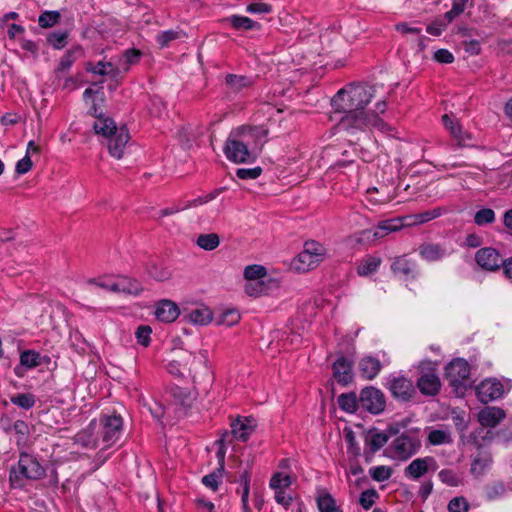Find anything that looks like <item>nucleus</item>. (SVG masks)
I'll list each match as a JSON object with an SVG mask.
<instances>
[{
  "label": "nucleus",
  "instance_id": "obj_1",
  "mask_svg": "<svg viewBox=\"0 0 512 512\" xmlns=\"http://www.w3.org/2000/svg\"><path fill=\"white\" fill-rule=\"evenodd\" d=\"M374 94L375 87L366 84L352 83L340 89L331 100L335 111L344 113L338 128L348 134L364 132L372 127L382 130L385 123L378 113L365 110Z\"/></svg>",
  "mask_w": 512,
  "mask_h": 512
},
{
  "label": "nucleus",
  "instance_id": "obj_57",
  "mask_svg": "<svg viewBox=\"0 0 512 512\" xmlns=\"http://www.w3.org/2000/svg\"><path fill=\"white\" fill-rule=\"evenodd\" d=\"M377 498L378 493L375 489H367L361 493L359 503L365 510H368L373 506Z\"/></svg>",
  "mask_w": 512,
  "mask_h": 512
},
{
  "label": "nucleus",
  "instance_id": "obj_33",
  "mask_svg": "<svg viewBox=\"0 0 512 512\" xmlns=\"http://www.w3.org/2000/svg\"><path fill=\"white\" fill-rule=\"evenodd\" d=\"M226 21L237 30H253L260 28V25L249 17L232 15Z\"/></svg>",
  "mask_w": 512,
  "mask_h": 512
},
{
  "label": "nucleus",
  "instance_id": "obj_32",
  "mask_svg": "<svg viewBox=\"0 0 512 512\" xmlns=\"http://www.w3.org/2000/svg\"><path fill=\"white\" fill-rule=\"evenodd\" d=\"M402 220L403 218L397 217L380 221L376 226L379 237L383 238L392 232L399 231L403 227Z\"/></svg>",
  "mask_w": 512,
  "mask_h": 512
},
{
  "label": "nucleus",
  "instance_id": "obj_50",
  "mask_svg": "<svg viewBox=\"0 0 512 512\" xmlns=\"http://www.w3.org/2000/svg\"><path fill=\"white\" fill-rule=\"evenodd\" d=\"M303 250L306 251L308 254L312 255L316 259V261L321 262L323 260L325 248L319 242L313 240L307 241L304 244Z\"/></svg>",
  "mask_w": 512,
  "mask_h": 512
},
{
  "label": "nucleus",
  "instance_id": "obj_53",
  "mask_svg": "<svg viewBox=\"0 0 512 512\" xmlns=\"http://www.w3.org/2000/svg\"><path fill=\"white\" fill-rule=\"evenodd\" d=\"M68 32H52L47 35V42L55 49H62L67 44Z\"/></svg>",
  "mask_w": 512,
  "mask_h": 512
},
{
  "label": "nucleus",
  "instance_id": "obj_15",
  "mask_svg": "<svg viewBox=\"0 0 512 512\" xmlns=\"http://www.w3.org/2000/svg\"><path fill=\"white\" fill-rule=\"evenodd\" d=\"M353 363L346 357H339L332 366L334 379L342 386H347L353 380Z\"/></svg>",
  "mask_w": 512,
  "mask_h": 512
},
{
  "label": "nucleus",
  "instance_id": "obj_62",
  "mask_svg": "<svg viewBox=\"0 0 512 512\" xmlns=\"http://www.w3.org/2000/svg\"><path fill=\"white\" fill-rule=\"evenodd\" d=\"M504 492L505 486L501 482H493L485 486L486 496L490 500L502 496Z\"/></svg>",
  "mask_w": 512,
  "mask_h": 512
},
{
  "label": "nucleus",
  "instance_id": "obj_42",
  "mask_svg": "<svg viewBox=\"0 0 512 512\" xmlns=\"http://www.w3.org/2000/svg\"><path fill=\"white\" fill-rule=\"evenodd\" d=\"M61 19L58 11H44L39 15L38 23L41 28H50L58 24Z\"/></svg>",
  "mask_w": 512,
  "mask_h": 512
},
{
  "label": "nucleus",
  "instance_id": "obj_34",
  "mask_svg": "<svg viewBox=\"0 0 512 512\" xmlns=\"http://www.w3.org/2000/svg\"><path fill=\"white\" fill-rule=\"evenodd\" d=\"M93 425L94 424L91 423L88 430L80 431L75 435L74 441L76 444H79L84 448L97 447V440L94 438Z\"/></svg>",
  "mask_w": 512,
  "mask_h": 512
},
{
  "label": "nucleus",
  "instance_id": "obj_38",
  "mask_svg": "<svg viewBox=\"0 0 512 512\" xmlns=\"http://www.w3.org/2000/svg\"><path fill=\"white\" fill-rule=\"evenodd\" d=\"M317 506L320 512H339L336 501L330 493H324L317 498Z\"/></svg>",
  "mask_w": 512,
  "mask_h": 512
},
{
  "label": "nucleus",
  "instance_id": "obj_36",
  "mask_svg": "<svg viewBox=\"0 0 512 512\" xmlns=\"http://www.w3.org/2000/svg\"><path fill=\"white\" fill-rule=\"evenodd\" d=\"M438 477L443 484L450 487H458L464 483L463 478L452 469H442L439 471Z\"/></svg>",
  "mask_w": 512,
  "mask_h": 512
},
{
  "label": "nucleus",
  "instance_id": "obj_3",
  "mask_svg": "<svg viewBox=\"0 0 512 512\" xmlns=\"http://www.w3.org/2000/svg\"><path fill=\"white\" fill-rule=\"evenodd\" d=\"M45 476L46 470L39 460L26 450H21L17 465L10 469L9 481L13 487H22L25 480H40Z\"/></svg>",
  "mask_w": 512,
  "mask_h": 512
},
{
  "label": "nucleus",
  "instance_id": "obj_9",
  "mask_svg": "<svg viewBox=\"0 0 512 512\" xmlns=\"http://www.w3.org/2000/svg\"><path fill=\"white\" fill-rule=\"evenodd\" d=\"M196 356L188 351H177L168 362L166 368L168 373L177 377H183L186 372H191V367Z\"/></svg>",
  "mask_w": 512,
  "mask_h": 512
},
{
  "label": "nucleus",
  "instance_id": "obj_23",
  "mask_svg": "<svg viewBox=\"0 0 512 512\" xmlns=\"http://www.w3.org/2000/svg\"><path fill=\"white\" fill-rule=\"evenodd\" d=\"M358 367L361 375L364 378L371 380L379 374L382 364L377 358L366 356L359 361Z\"/></svg>",
  "mask_w": 512,
  "mask_h": 512
},
{
  "label": "nucleus",
  "instance_id": "obj_49",
  "mask_svg": "<svg viewBox=\"0 0 512 512\" xmlns=\"http://www.w3.org/2000/svg\"><path fill=\"white\" fill-rule=\"evenodd\" d=\"M428 441L432 445L449 444L452 438L449 432L444 430H432L428 435Z\"/></svg>",
  "mask_w": 512,
  "mask_h": 512
},
{
  "label": "nucleus",
  "instance_id": "obj_55",
  "mask_svg": "<svg viewBox=\"0 0 512 512\" xmlns=\"http://www.w3.org/2000/svg\"><path fill=\"white\" fill-rule=\"evenodd\" d=\"M224 473L225 471L216 469L212 473L205 475L202 478V483L211 490L216 491L218 489L219 479L223 477Z\"/></svg>",
  "mask_w": 512,
  "mask_h": 512
},
{
  "label": "nucleus",
  "instance_id": "obj_54",
  "mask_svg": "<svg viewBox=\"0 0 512 512\" xmlns=\"http://www.w3.org/2000/svg\"><path fill=\"white\" fill-rule=\"evenodd\" d=\"M469 507V502L463 496L452 498L447 505L449 512H468Z\"/></svg>",
  "mask_w": 512,
  "mask_h": 512
},
{
  "label": "nucleus",
  "instance_id": "obj_13",
  "mask_svg": "<svg viewBox=\"0 0 512 512\" xmlns=\"http://www.w3.org/2000/svg\"><path fill=\"white\" fill-rule=\"evenodd\" d=\"M491 463V452L483 445L478 444L477 452L472 456L470 467L471 474L476 478L483 476L486 470L490 467Z\"/></svg>",
  "mask_w": 512,
  "mask_h": 512
},
{
  "label": "nucleus",
  "instance_id": "obj_59",
  "mask_svg": "<svg viewBox=\"0 0 512 512\" xmlns=\"http://www.w3.org/2000/svg\"><path fill=\"white\" fill-rule=\"evenodd\" d=\"M441 215V209L440 208H436V209H433V210H428V211H425V212H422V213H418V214H415L413 215V223L414 224H423V223H426L432 219H435L437 218L438 216Z\"/></svg>",
  "mask_w": 512,
  "mask_h": 512
},
{
  "label": "nucleus",
  "instance_id": "obj_26",
  "mask_svg": "<svg viewBox=\"0 0 512 512\" xmlns=\"http://www.w3.org/2000/svg\"><path fill=\"white\" fill-rule=\"evenodd\" d=\"M388 437L385 432H374L371 433L370 437L366 439V443L369 445V452H365L367 461L371 460L372 455L380 450L387 442Z\"/></svg>",
  "mask_w": 512,
  "mask_h": 512
},
{
  "label": "nucleus",
  "instance_id": "obj_41",
  "mask_svg": "<svg viewBox=\"0 0 512 512\" xmlns=\"http://www.w3.org/2000/svg\"><path fill=\"white\" fill-rule=\"evenodd\" d=\"M381 264V259L378 257H369L365 259L359 266H358V274L360 276H368L374 272L377 271Z\"/></svg>",
  "mask_w": 512,
  "mask_h": 512
},
{
  "label": "nucleus",
  "instance_id": "obj_28",
  "mask_svg": "<svg viewBox=\"0 0 512 512\" xmlns=\"http://www.w3.org/2000/svg\"><path fill=\"white\" fill-rule=\"evenodd\" d=\"M420 255L427 261H437L446 255V250L439 244H423L419 247Z\"/></svg>",
  "mask_w": 512,
  "mask_h": 512
},
{
  "label": "nucleus",
  "instance_id": "obj_19",
  "mask_svg": "<svg viewBox=\"0 0 512 512\" xmlns=\"http://www.w3.org/2000/svg\"><path fill=\"white\" fill-rule=\"evenodd\" d=\"M391 270L394 274H400L407 279H415L417 277V265L414 261L407 258L406 255L395 257Z\"/></svg>",
  "mask_w": 512,
  "mask_h": 512
},
{
  "label": "nucleus",
  "instance_id": "obj_35",
  "mask_svg": "<svg viewBox=\"0 0 512 512\" xmlns=\"http://www.w3.org/2000/svg\"><path fill=\"white\" fill-rule=\"evenodd\" d=\"M228 443H231L229 431L223 432L221 437L215 442V445L218 446L216 457L218 459L219 466L217 469H220V471H225V455Z\"/></svg>",
  "mask_w": 512,
  "mask_h": 512
},
{
  "label": "nucleus",
  "instance_id": "obj_24",
  "mask_svg": "<svg viewBox=\"0 0 512 512\" xmlns=\"http://www.w3.org/2000/svg\"><path fill=\"white\" fill-rule=\"evenodd\" d=\"M93 129L96 134L108 138L114 134L119 129V127L116 126V123L112 118L105 115H100L98 116V120L95 121Z\"/></svg>",
  "mask_w": 512,
  "mask_h": 512
},
{
  "label": "nucleus",
  "instance_id": "obj_46",
  "mask_svg": "<svg viewBox=\"0 0 512 512\" xmlns=\"http://www.w3.org/2000/svg\"><path fill=\"white\" fill-rule=\"evenodd\" d=\"M292 484V478L290 475H283L281 472H276L270 479L269 486L271 489H283L289 488Z\"/></svg>",
  "mask_w": 512,
  "mask_h": 512
},
{
  "label": "nucleus",
  "instance_id": "obj_2",
  "mask_svg": "<svg viewBox=\"0 0 512 512\" xmlns=\"http://www.w3.org/2000/svg\"><path fill=\"white\" fill-rule=\"evenodd\" d=\"M265 134V131L250 126L233 130L223 148L226 158L236 164L253 162L256 159L254 151L257 148V141Z\"/></svg>",
  "mask_w": 512,
  "mask_h": 512
},
{
  "label": "nucleus",
  "instance_id": "obj_51",
  "mask_svg": "<svg viewBox=\"0 0 512 512\" xmlns=\"http://www.w3.org/2000/svg\"><path fill=\"white\" fill-rule=\"evenodd\" d=\"M11 402L25 410L32 408L35 404V397L30 393H20L11 397Z\"/></svg>",
  "mask_w": 512,
  "mask_h": 512
},
{
  "label": "nucleus",
  "instance_id": "obj_39",
  "mask_svg": "<svg viewBox=\"0 0 512 512\" xmlns=\"http://www.w3.org/2000/svg\"><path fill=\"white\" fill-rule=\"evenodd\" d=\"M148 275L156 281H166L171 278V271L162 265L152 263L147 267Z\"/></svg>",
  "mask_w": 512,
  "mask_h": 512
},
{
  "label": "nucleus",
  "instance_id": "obj_17",
  "mask_svg": "<svg viewBox=\"0 0 512 512\" xmlns=\"http://www.w3.org/2000/svg\"><path fill=\"white\" fill-rule=\"evenodd\" d=\"M41 354L35 350H24L20 354V363L14 368V373L22 378L25 375L26 369H33L42 364Z\"/></svg>",
  "mask_w": 512,
  "mask_h": 512
},
{
  "label": "nucleus",
  "instance_id": "obj_7",
  "mask_svg": "<svg viewBox=\"0 0 512 512\" xmlns=\"http://www.w3.org/2000/svg\"><path fill=\"white\" fill-rule=\"evenodd\" d=\"M100 425L102 426V442L105 447H110L121 435L123 420L119 415H102Z\"/></svg>",
  "mask_w": 512,
  "mask_h": 512
},
{
  "label": "nucleus",
  "instance_id": "obj_43",
  "mask_svg": "<svg viewBox=\"0 0 512 512\" xmlns=\"http://www.w3.org/2000/svg\"><path fill=\"white\" fill-rule=\"evenodd\" d=\"M170 394L180 405L184 407L191 406L192 399L188 389L179 386H173L170 389Z\"/></svg>",
  "mask_w": 512,
  "mask_h": 512
},
{
  "label": "nucleus",
  "instance_id": "obj_16",
  "mask_svg": "<svg viewBox=\"0 0 512 512\" xmlns=\"http://www.w3.org/2000/svg\"><path fill=\"white\" fill-rule=\"evenodd\" d=\"M417 387L423 395L435 396L440 391L441 382L435 371H428L417 379Z\"/></svg>",
  "mask_w": 512,
  "mask_h": 512
},
{
  "label": "nucleus",
  "instance_id": "obj_25",
  "mask_svg": "<svg viewBox=\"0 0 512 512\" xmlns=\"http://www.w3.org/2000/svg\"><path fill=\"white\" fill-rule=\"evenodd\" d=\"M83 55L81 46H74L69 49L61 58L58 67L55 70L57 76L68 70L73 63Z\"/></svg>",
  "mask_w": 512,
  "mask_h": 512
},
{
  "label": "nucleus",
  "instance_id": "obj_20",
  "mask_svg": "<svg viewBox=\"0 0 512 512\" xmlns=\"http://www.w3.org/2000/svg\"><path fill=\"white\" fill-rule=\"evenodd\" d=\"M255 425L249 418L241 420L239 417L231 422L230 439L236 438L240 441H247L254 431Z\"/></svg>",
  "mask_w": 512,
  "mask_h": 512
},
{
  "label": "nucleus",
  "instance_id": "obj_45",
  "mask_svg": "<svg viewBox=\"0 0 512 512\" xmlns=\"http://www.w3.org/2000/svg\"><path fill=\"white\" fill-rule=\"evenodd\" d=\"M143 291V287L135 279L123 277L121 279V292L130 295H139Z\"/></svg>",
  "mask_w": 512,
  "mask_h": 512
},
{
  "label": "nucleus",
  "instance_id": "obj_58",
  "mask_svg": "<svg viewBox=\"0 0 512 512\" xmlns=\"http://www.w3.org/2000/svg\"><path fill=\"white\" fill-rule=\"evenodd\" d=\"M344 438L347 443V449L349 453L357 456L360 454V447L356 441L355 433L351 429H344Z\"/></svg>",
  "mask_w": 512,
  "mask_h": 512
},
{
  "label": "nucleus",
  "instance_id": "obj_18",
  "mask_svg": "<svg viewBox=\"0 0 512 512\" xmlns=\"http://www.w3.org/2000/svg\"><path fill=\"white\" fill-rule=\"evenodd\" d=\"M180 314L178 305L168 299L160 300L156 305V318L165 323H171L177 319Z\"/></svg>",
  "mask_w": 512,
  "mask_h": 512
},
{
  "label": "nucleus",
  "instance_id": "obj_8",
  "mask_svg": "<svg viewBox=\"0 0 512 512\" xmlns=\"http://www.w3.org/2000/svg\"><path fill=\"white\" fill-rule=\"evenodd\" d=\"M388 389L396 400L402 402H408L416 395V388L413 382L404 376L391 378L388 383Z\"/></svg>",
  "mask_w": 512,
  "mask_h": 512
},
{
  "label": "nucleus",
  "instance_id": "obj_63",
  "mask_svg": "<svg viewBox=\"0 0 512 512\" xmlns=\"http://www.w3.org/2000/svg\"><path fill=\"white\" fill-rule=\"evenodd\" d=\"M380 239L376 227L371 229L362 230L359 233L357 241L362 244H371Z\"/></svg>",
  "mask_w": 512,
  "mask_h": 512
},
{
  "label": "nucleus",
  "instance_id": "obj_30",
  "mask_svg": "<svg viewBox=\"0 0 512 512\" xmlns=\"http://www.w3.org/2000/svg\"><path fill=\"white\" fill-rule=\"evenodd\" d=\"M13 430L15 432V441L18 447V450H25L28 437L30 434L28 424L23 420H16L13 424Z\"/></svg>",
  "mask_w": 512,
  "mask_h": 512
},
{
  "label": "nucleus",
  "instance_id": "obj_44",
  "mask_svg": "<svg viewBox=\"0 0 512 512\" xmlns=\"http://www.w3.org/2000/svg\"><path fill=\"white\" fill-rule=\"evenodd\" d=\"M495 212L491 208H482L474 214V223L478 226L491 224L495 221Z\"/></svg>",
  "mask_w": 512,
  "mask_h": 512
},
{
  "label": "nucleus",
  "instance_id": "obj_48",
  "mask_svg": "<svg viewBox=\"0 0 512 512\" xmlns=\"http://www.w3.org/2000/svg\"><path fill=\"white\" fill-rule=\"evenodd\" d=\"M240 314L237 310H227L219 315L216 319L218 325L231 327L240 321Z\"/></svg>",
  "mask_w": 512,
  "mask_h": 512
},
{
  "label": "nucleus",
  "instance_id": "obj_11",
  "mask_svg": "<svg viewBox=\"0 0 512 512\" xmlns=\"http://www.w3.org/2000/svg\"><path fill=\"white\" fill-rule=\"evenodd\" d=\"M477 397L482 403H488L499 399L504 394V386L497 379H486L476 388Z\"/></svg>",
  "mask_w": 512,
  "mask_h": 512
},
{
  "label": "nucleus",
  "instance_id": "obj_10",
  "mask_svg": "<svg viewBox=\"0 0 512 512\" xmlns=\"http://www.w3.org/2000/svg\"><path fill=\"white\" fill-rule=\"evenodd\" d=\"M503 257L501 254L492 247L480 248L475 253V261L477 264L486 271L494 272L501 268Z\"/></svg>",
  "mask_w": 512,
  "mask_h": 512
},
{
  "label": "nucleus",
  "instance_id": "obj_27",
  "mask_svg": "<svg viewBox=\"0 0 512 512\" xmlns=\"http://www.w3.org/2000/svg\"><path fill=\"white\" fill-rule=\"evenodd\" d=\"M319 263L312 255L303 250L293 260L292 267L299 272H306L315 268Z\"/></svg>",
  "mask_w": 512,
  "mask_h": 512
},
{
  "label": "nucleus",
  "instance_id": "obj_40",
  "mask_svg": "<svg viewBox=\"0 0 512 512\" xmlns=\"http://www.w3.org/2000/svg\"><path fill=\"white\" fill-rule=\"evenodd\" d=\"M239 482L242 484V494L241 501L243 505L244 512H250V508L248 505L249 492H250V473L248 470H245L239 477Z\"/></svg>",
  "mask_w": 512,
  "mask_h": 512
},
{
  "label": "nucleus",
  "instance_id": "obj_31",
  "mask_svg": "<svg viewBox=\"0 0 512 512\" xmlns=\"http://www.w3.org/2000/svg\"><path fill=\"white\" fill-rule=\"evenodd\" d=\"M184 317L196 325H207L213 319L212 312L208 308H197L184 314Z\"/></svg>",
  "mask_w": 512,
  "mask_h": 512
},
{
  "label": "nucleus",
  "instance_id": "obj_47",
  "mask_svg": "<svg viewBox=\"0 0 512 512\" xmlns=\"http://www.w3.org/2000/svg\"><path fill=\"white\" fill-rule=\"evenodd\" d=\"M181 35H184L182 30H167L159 33L156 36V41L160 48H164L167 47L170 42L179 39Z\"/></svg>",
  "mask_w": 512,
  "mask_h": 512
},
{
  "label": "nucleus",
  "instance_id": "obj_6",
  "mask_svg": "<svg viewBox=\"0 0 512 512\" xmlns=\"http://www.w3.org/2000/svg\"><path fill=\"white\" fill-rule=\"evenodd\" d=\"M360 407L373 415H378L385 410L386 397L380 389L373 386L365 387L360 391Z\"/></svg>",
  "mask_w": 512,
  "mask_h": 512
},
{
  "label": "nucleus",
  "instance_id": "obj_4",
  "mask_svg": "<svg viewBox=\"0 0 512 512\" xmlns=\"http://www.w3.org/2000/svg\"><path fill=\"white\" fill-rule=\"evenodd\" d=\"M445 376L456 395L462 396L466 391V382L470 376V366L466 360L457 358L446 366Z\"/></svg>",
  "mask_w": 512,
  "mask_h": 512
},
{
  "label": "nucleus",
  "instance_id": "obj_64",
  "mask_svg": "<svg viewBox=\"0 0 512 512\" xmlns=\"http://www.w3.org/2000/svg\"><path fill=\"white\" fill-rule=\"evenodd\" d=\"M262 173L261 167L254 168H239L236 170V175L238 178L247 180V179H256Z\"/></svg>",
  "mask_w": 512,
  "mask_h": 512
},
{
  "label": "nucleus",
  "instance_id": "obj_37",
  "mask_svg": "<svg viewBox=\"0 0 512 512\" xmlns=\"http://www.w3.org/2000/svg\"><path fill=\"white\" fill-rule=\"evenodd\" d=\"M219 244L220 239L216 233L201 234L197 238V245L207 251L216 249Z\"/></svg>",
  "mask_w": 512,
  "mask_h": 512
},
{
  "label": "nucleus",
  "instance_id": "obj_60",
  "mask_svg": "<svg viewBox=\"0 0 512 512\" xmlns=\"http://www.w3.org/2000/svg\"><path fill=\"white\" fill-rule=\"evenodd\" d=\"M152 333V329L148 325H141L137 328L135 332V336L137 342L144 347H147L150 344V335Z\"/></svg>",
  "mask_w": 512,
  "mask_h": 512
},
{
  "label": "nucleus",
  "instance_id": "obj_56",
  "mask_svg": "<svg viewBox=\"0 0 512 512\" xmlns=\"http://www.w3.org/2000/svg\"><path fill=\"white\" fill-rule=\"evenodd\" d=\"M370 476L378 482H383L391 477L392 469L388 466H377L369 470Z\"/></svg>",
  "mask_w": 512,
  "mask_h": 512
},
{
  "label": "nucleus",
  "instance_id": "obj_14",
  "mask_svg": "<svg viewBox=\"0 0 512 512\" xmlns=\"http://www.w3.org/2000/svg\"><path fill=\"white\" fill-rule=\"evenodd\" d=\"M107 139L109 154L112 157L121 159L123 157L126 145L130 139L128 129L125 126H121L114 134H112Z\"/></svg>",
  "mask_w": 512,
  "mask_h": 512
},
{
  "label": "nucleus",
  "instance_id": "obj_61",
  "mask_svg": "<svg viewBox=\"0 0 512 512\" xmlns=\"http://www.w3.org/2000/svg\"><path fill=\"white\" fill-rule=\"evenodd\" d=\"M266 286L263 281H248L245 285V292L249 296H260L266 293Z\"/></svg>",
  "mask_w": 512,
  "mask_h": 512
},
{
  "label": "nucleus",
  "instance_id": "obj_21",
  "mask_svg": "<svg viewBox=\"0 0 512 512\" xmlns=\"http://www.w3.org/2000/svg\"><path fill=\"white\" fill-rule=\"evenodd\" d=\"M253 84V78L246 75L227 74L225 77V86L229 92L239 93Z\"/></svg>",
  "mask_w": 512,
  "mask_h": 512
},
{
  "label": "nucleus",
  "instance_id": "obj_22",
  "mask_svg": "<svg viewBox=\"0 0 512 512\" xmlns=\"http://www.w3.org/2000/svg\"><path fill=\"white\" fill-rule=\"evenodd\" d=\"M505 416L504 410L499 407H486L479 413V421L483 426L495 427Z\"/></svg>",
  "mask_w": 512,
  "mask_h": 512
},
{
  "label": "nucleus",
  "instance_id": "obj_5",
  "mask_svg": "<svg viewBox=\"0 0 512 512\" xmlns=\"http://www.w3.org/2000/svg\"><path fill=\"white\" fill-rule=\"evenodd\" d=\"M421 447L420 439L417 435L404 432L392 443V448L395 454V457L398 460L405 461L411 458L414 454L418 452Z\"/></svg>",
  "mask_w": 512,
  "mask_h": 512
},
{
  "label": "nucleus",
  "instance_id": "obj_52",
  "mask_svg": "<svg viewBox=\"0 0 512 512\" xmlns=\"http://www.w3.org/2000/svg\"><path fill=\"white\" fill-rule=\"evenodd\" d=\"M266 276V269L261 265H249L244 270V277L247 281H261Z\"/></svg>",
  "mask_w": 512,
  "mask_h": 512
},
{
  "label": "nucleus",
  "instance_id": "obj_29",
  "mask_svg": "<svg viewBox=\"0 0 512 512\" xmlns=\"http://www.w3.org/2000/svg\"><path fill=\"white\" fill-rule=\"evenodd\" d=\"M338 405L341 410L347 413H355L360 407V396L354 392L343 393L338 397Z\"/></svg>",
  "mask_w": 512,
  "mask_h": 512
},
{
  "label": "nucleus",
  "instance_id": "obj_12",
  "mask_svg": "<svg viewBox=\"0 0 512 512\" xmlns=\"http://www.w3.org/2000/svg\"><path fill=\"white\" fill-rule=\"evenodd\" d=\"M429 469H437V464L433 457L416 458L405 468L404 475L407 478L418 480L424 476Z\"/></svg>",
  "mask_w": 512,
  "mask_h": 512
}]
</instances>
